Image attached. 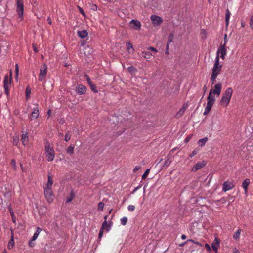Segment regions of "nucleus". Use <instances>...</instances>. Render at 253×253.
<instances>
[{
  "label": "nucleus",
  "instance_id": "1",
  "mask_svg": "<svg viewBox=\"0 0 253 253\" xmlns=\"http://www.w3.org/2000/svg\"><path fill=\"white\" fill-rule=\"evenodd\" d=\"M222 86V83L219 82L215 84L214 89H210L209 95L207 97V106L205 107L203 113L204 115H206L209 113L215 101V97L212 94H214L216 95L217 96H219L221 93Z\"/></svg>",
  "mask_w": 253,
  "mask_h": 253
},
{
  "label": "nucleus",
  "instance_id": "2",
  "mask_svg": "<svg viewBox=\"0 0 253 253\" xmlns=\"http://www.w3.org/2000/svg\"><path fill=\"white\" fill-rule=\"evenodd\" d=\"M53 183V180L51 175H48V181L45 186H44V194L45 197L49 203H52L54 199V196L52 190V186Z\"/></svg>",
  "mask_w": 253,
  "mask_h": 253
},
{
  "label": "nucleus",
  "instance_id": "3",
  "mask_svg": "<svg viewBox=\"0 0 253 253\" xmlns=\"http://www.w3.org/2000/svg\"><path fill=\"white\" fill-rule=\"evenodd\" d=\"M233 89L231 87H228L223 93L222 98L220 100L219 104L223 107H227L229 103L233 94Z\"/></svg>",
  "mask_w": 253,
  "mask_h": 253
},
{
  "label": "nucleus",
  "instance_id": "4",
  "mask_svg": "<svg viewBox=\"0 0 253 253\" xmlns=\"http://www.w3.org/2000/svg\"><path fill=\"white\" fill-rule=\"evenodd\" d=\"M45 150L47 160L48 161H52L55 157V152L53 147H51L49 143H47L45 146Z\"/></svg>",
  "mask_w": 253,
  "mask_h": 253
},
{
  "label": "nucleus",
  "instance_id": "5",
  "mask_svg": "<svg viewBox=\"0 0 253 253\" xmlns=\"http://www.w3.org/2000/svg\"><path fill=\"white\" fill-rule=\"evenodd\" d=\"M222 65L219 64L218 56H216L213 67L212 69L211 75L217 76L221 72Z\"/></svg>",
  "mask_w": 253,
  "mask_h": 253
},
{
  "label": "nucleus",
  "instance_id": "6",
  "mask_svg": "<svg viewBox=\"0 0 253 253\" xmlns=\"http://www.w3.org/2000/svg\"><path fill=\"white\" fill-rule=\"evenodd\" d=\"M47 72V66L45 64H44L41 67L39 76V80L41 81L43 80L46 76Z\"/></svg>",
  "mask_w": 253,
  "mask_h": 253
},
{
  "label": "nucleus",
  "instance_id": "7",
  "mask_svg": "<svg viewBox=\"0 0 253 253\" xmlns=\"http://www.w3.org/2000/svg\"><path fill=\"white\" fill-rule=\"evenodd\" d=\"M17 12L19 17H22L23 15V0H17Z\"/></svg>",
  "mask_w": 253,
  "mask_h": 253
},
{
  "label": "nucleus",
  "instance_id": "8",
  "mask_svg": "<svg viewBox=\"0 0 253 253\" xmlns=\"http://www.w3.org/2000/svg\"><path fill=\"white\" fill-rule=\"evenodd\" d=\"M150 19L154 26H159L163 22V19L161 17L155 15H152Z\"/></svg>",
  "mask_w": 253,
  "mask_h": 253
},
{
  "label": "nucleus",
  "instance_id": "9",
  "mask_svg": "<svg viewBox=\"0 0 253 253\" xmlns=\"http://www.w3.org/2000/svg\"><path fill=\"white\" fill-rule=\"evenodd\" d=\"M220 54H221L220 57L223 60H224L226 55V49L225 48V46L220 45L217 52V56H218L219 58Z\"/></svg>",
  "mask_w": 253,
  "mask_h": 253
},
{
  "label": "nucleus",
  "instance_id": "10",
  "mask_svg": "<svg viewBox=\"0 0 253 253\" xmlns=\"http://www.w3.org/2000/svg\"><path fill=\"white\" fill-rule=\"evenodd\" d=\"M234 187V184L232 181H225L223 184V191L226 192Z\"/></svg>",
  "mask_w": 253,
  "mask_h": 253
},
{
  "label": "nucleus",
  "instance_id": "11",
  "mask_svg": "<svg viewBox=\"0 0 253 253\" xmlns=\"http://www.w3.org/2000/svg\"><path fill=\"white\" fill-rule=\"evenodd\" d=\"M12 76V71L10 70V77L8 76V75H5L4 77L3 84H4V88H6L7 89V87H9L11 85V78Z\"/></svg>",
  "mask_w": 253,
  "mask_h": 253
},
{
  "label": "nucleus",
  "instance_id": "12",
  "mask_svg": "<svg viewBox=\"0 0 253 253\" xmlns=\"http://www.w3.org/2000/svg\"><path fill=\"white\" fill-rule=\"evenodd\" d=\"M75 90L78 94L82 95L84 94L86 92V88L82 84H78L76 86Z\"/></svg>",
  "mask_w": 253,
  "mask_h": 253
},
{
  "label": "nucleus",
  "instance_id": "13",
  "mask_svg": "<svg viewBox=\"0 0 253 253\" xmlns=\"http://www.w3.org/2000/svg\"><path fill=\"white\" fill-rule=\"evenodd\" d=\"M206 164V162L204 161L200 162L196 164L192 169V171L195 172L197 170L204 167Z\"/></svg>",
  "mask_w": 253,
  "mask_h": 253
},
{
  "label": "nucleus",
  "instance_id": "14",
  "mask_svg": "<svg viewBox=\"0 0 253 253\" xmlns=\"http://www.w3.org/2000/svg\"><path fill=\"white\" fill-rule=\"evenodd\" d=\"M188 106V105L187 104H184L182 107L179 109V110L175 115V117L177 118L181 117L184 113L185 110L187 109Z\"/></svg>",
  "mask_w": 253,
  "mask_h": 253
},
{
  "label": "nucleus",
  "instance_id": "15",
  "mask_svg": "<svg viewBox=\"0 0 253 253\" xmlns=\"http://www.w3.org/2000/svg\"><path fill=\"white\" fill-rule=\"evenodd\" d=\"M220 240L218 237H215L214 241L211 244V247L213 250L216 252H217V250L219 247Z\"/></svg>",
  "mask_w": 253,
  "mask_h": 253
},
{
  "label": "nucleus",
  "instance_id": "16",
  "mask_svg": "<svg viewBox=\"0 0 253 253\" xmlns=\"http://www.w3.org/2000/svg\"><path fill=\"white\" fill-rule=\"evenodd\" d=\"M129 24L132 25V27L136 30L140 29L141 24V23L136 20H132L130 21Z\"/></svg>",
  "mask_w": 253,
  "mask_h": 253
},
{
  "label": "nucleus",
  "instance_id": "17",
  "mask_svg": "<svg viewBox=\"0 0 253 253\" xmlns=\"http://www.w3.org/2000/svg\"><path fill=\"white\" fill-rule=\"evenodd\" d=\"M1 193L3 194V196L7 199L8 200H10L11 199V192L7 188H5V191H1Z\"/></svg>",
  "mask_w": 253,
  "mask_h": 253
},
{
  "label": "nucleus",
  "instance_id": "18",
  "mask_svg": "<svg viewBox=\"0 0 253 253\" xmlns=\"http://www.w3.org/2000/svg\"><path fill=\"white\" fill-rule=\"evenodd\" d=\"M104 218H105V221L103 222L101 228L103 229L104 230L106 229V231L108 232V231H109L111 225L110 223L109 224H107V221H106L107 216H105Z\"/></svg>",
  "mask_w": 253,
  "mask_h": 253
},
{
  "label": "nucleus",
  "instance_id": "19",
  "mask_svg": "<svg viewBox=\"0 0 253 253\" xmlns=\"http://www.w3.org/2000/svg\"><path fill=\"white\" fill-rule=\"evenodd\" d=\"M39 108L37 106L33 109V110L32 112V113H31V116H32V118H33L34 119H36L39 117Z\"/></svg>",
  "mask_w": 253,
  "mask_h": 253
},
{
  "label": "nucleus",
  "instance_id": "20",
  "mask_svg": "<svg viewBox=\"0 0 253 253\" xmlns=\"http://www.w3.org/2000/svg\"><path fill=\"white\" fill-rule=\"evenodd\" d=\"M250 179L246 178L244 180V181L242 183V186L245 190L246 194L247 193L248 187L250 184Z\"/></svg>",
  "mask_w": 253,
  "mask_h": 253
},
{
  "label": "nucleus",
  "instance_id": "21",
  "mask_svg": "<svg viewBox=\"0 0 253 253\" xmlns=\"http://www.w3.org/2000/svg\"><path fill=\"white\" fill-rule=\"evenodd\" d=\"M21 140L23 145H26L28 144L29 141V137L27 135V133L23 134L21 136Z\"/></svg>",
  "mask_w": 253,
  "mask_h": 253
},
{
  "label": "nucleus",
  "instance_id": "22",
  "mask_svg": "<svg viewBox=\"0 0 253 253\" xmlns=\"http://www.w3.org/2000/svg\"><path fill=\"white\" fill-rule=\"evenodd\" d=\"M78 35L81 38H84L87 37L88 32L86 30H82L78 31Z\"/></svg>",
  "mask_w": 253,
  "mask_h": 253
},
{
  "label": "nucleus",
  "instance_id": "23",
  "mask_svg": "<svg viewBox=\"0 0 253 253\" xmlns=\"http://www.w3.org/2000/svg\"><path fill=\"white\" fill-rule=\"evenodd\" d=\"M14 245V240H13V235L12 232H11V239L9 241L8 245H7V248L9 249H11L13 248V246Z\"/></svg>",
  "mask_w": 253,
  "mask_h": 253
},
{
  "label": "nucleus",
  "instance_id": "24",
  "mask_svg": "<svg viewBox=\"0 0 253 253\" xmlns=\"http://www.w3.org/2000/svg\"><path fill=\"white\" fill-rule=\"evenodd\" d=\"M230 15H231V13L229 11V10L228 9H227L226 11V17H225L226 26H228V25L229 24Z\"/></svg>",
  "mask_w": 253,
  "mask_h": 253
},
{
  "label": "nucleus",
  "instance_id": "25",
  "mask_svg": "<svg viewBox=\"0 0 253 253\" xmlns=\"http://www.w3.org/2000/svg\"><path fill=\"white\" fill-rule=\"evenodd\" d=\"M207 140H208L207 137H204L202 139H200L198 141V144L199 146H200L201 147H203L204 145H205V144L206 143V142L207 141Z\"/></svg>",
  "mask_w": 253,
  "mask_h": 253
},
{
  "label": "nucleus",
  "instance_id": "26",
  "mask_svg": "<svg viewBox=\"0 0 253 253\" xmlns=\"http://www.w3.org/2000/svg\"><path fill=\"white\" fill-rule=\"evenodd\" d=\"M74 146L71 145L66 149V152L70 155H72L74 153Z\"/></svg>",
  "mask_w": 253,
  "mask_h": 253
},
{
  "label": "nucleus",
  "instance_id": "27",
  "mask_svg": "<svg viewBox=\"0 0 253 253\" xmlns=\"http://www.w3.org/2000/svg\"><path fill=\"white\" fill-rule=\"evenodd\" d=\"M142 54L144 58L146 59H150L152 56L150 52L147 51H143Z\"/></svg>",
  "mask_w": 253,
  "mask_h": 253
},
{
  "label": "nucleus",
  "instance_id": "28",
  "mask_svg": "<svg viewBox=\"0 0 253 253\" xmlns=\"http://www.w3.org/2000/svg\"><path fill=\"white\" fill-rule=\"evenodd\" d=\"M74 197H75L74 194H73V192L72 191L70 193V197L67 198L66 199V203L71 202L72 200H73Z\"/></svg>",
  "mask_w": 253,
  "mask_h": 253
},
{
  "label": "nucleus",
  "instance_id": "29",
  "mask_svg": "<svg viewBox=\"0 0 253 253\" xmlns=\"http://www.w3.org/2000/svg\"><path fill=\"white\" fill-rule=\"evenodd\" d=\"M150 172V169H148L146 170L142 176V179L143 180L145 179V178L147 177V175L149 174Z\"/></svg>",
  "mask_w": 253,
  "mask_h": 253
},
{
  "label": "nucleus",
  "instance_id": "30",
  "mask_svg": "<svg viewBox=\"0 0 253 253\" xmlns=\"http://www.w3.org/2000/svg\"><path fill=\"white\" fill-rule=\"evenodd\" d=\"M104 207V204L103 202H99L98 204V210L99 211H102L103 210Z\"/></svg>",
  "mask_w": 253,
  "mask_h": 253
},
{
  "label": "nucleus",
  "instance_id": "31",
  "mask_svg": "<svg viewBox=\"0 0 253 253\" xmlns=\"http://www.w3.org/2000/svg\"><path fill=\"white\" fill-rule=\"evenodd\" d=\"M240 230L238 229L234 234L233 238L235 239H238L240 236Z\"/></svg>",
  "mask_w": 253,
  "mask_h": 253
},
{
  "label": "nucleus",
  "instance_id": "32",
  "mask_svg": "<svg viewBox=\"0 0 253 253\" xmlns=\"http://www.w3.org/2000/svg\"><path fill=\"white\" fill-rule=\"evenodd\" d=\"M127 222V218L126 217H124L121 219V223L123 225H126Z\"/></svg>",
  "mask_w": 253,
  "mask_h": 253
},
{
  "label": "nucleus",
  "instance_id": "33",
  "mask_svg": "<svg viewBox=\"0 0 253 253\" xmlns=\"http://www.w3.org/2000/svg\"><path fill=\"white\" fill-rule=\"evenodd\" d=\"M70 138H71L70 132L68 131L67 132V133L65 136V140L66 142H68L70 140Z\"/></svg>",
  "mask_w": 253,
  "mask_h": 253
},
{
  "label": "nucleus",
  "instance_id": "34",
  "mask_svg": "<svg viewBox=\"0 0 253 253\" xmlns=\"http://www.w3.org/2000/svg\"><path fill=\"white\" fill-rule=\"evenodd\" d=\"M128 71L132 74L135 73L136 71V69L135 68H134L133 66H130L128 68Z\"/></svg>",
  "mask_w": 253,
  "mask_h": 253
},
{
  "label": "nucleus",
  "instance_id": "35",
  "mask_svg": "<svg viewBox=\"0 0 253 253\" xmlns=\"http://www.w3.org/2000/svg\"><path fill=\"white\" fill-rule=\"evenodd\" d=\"M25 92H26V97L27 99L29 98V95L31 93V89L29 87H27L26 89Z\"/></svg>",
  "mask_w": 253,
  "mask_h": 253
},
{
  "label": "nucleus",
  "instance_id": "36",
  "mask_svg": "<svg viewBox=\"0 0 253 253\" xmlns=\"http://www.w3.org/2000/svg\"><path fill=\"white\" fill-rule=\"evenodd\" d=\"M173 35L172 34H170L168 37V41L167 43L169 44L172 42L173 38Z\"/></svg>",
  "mask_w": 253,
  "mask_h": 253
},
{
  "label": "nucleus",
  "instance_id": "37",
  "mask_svg": "<svg viewBox=\"0 0 253 253\" xmlns=\"http://www.w3.org/2000/svg\"><path fill=\"white\" fill-rule=\"evenodd\" d=\"M90 89H91V90L93 92H95V93L98 92V90L96 89V87L94 84H92L90 85Z\"/></svg>",
  "mask_w": 253,
  "mask_h": 253
},
{
  "label": "nucleus",
  "instance_id": "38",
  "mask_svg": "<svg viewBox=\"0 0 253 253\" xmlns=\"http://www.w3.org/2000/svg\"><path fill=\"white\" fill-rule=\"evenodd\" d=\"M217 77V76L211 75V82L212 84H214V82H215V80H216V79Z\"/></svg>",
  "mask_w": 253,
  "mask_h": 253
},
{
  "label": "nucleus",
  "instance_id": "39",
  "mask_svg": "<svg viewBox=\"0 0 253 253\" xmlns=\"http://www.w3.org/2000/svg\"><path fill=\"white\" fill-rule=\"evenodd\" d=\"M18 142H19V138L18 137H13V143L14 145H17L18 143Z\"/></svg>",
  "mask_w": 253,
  "mask_h": 253
},
{
  "label": "nucleus",
  "instance_id": "40",
  "mask_svg": "<svg viewBox=\"0 0 253 253\" xmlns=\"http://www.w3.org/2000/svg\"><path fill=\"white\" fill-rule=\"evenodd\" d=\"M128 210L130 211H133L135 210V206L133 205H129L128 206Z\"/></svg>",
  "mask_w": 253,
  "mask_h": 253
},
{
  "label": "nucleus",
  "instance_id": "41",
  "mask_svg": "<svg viewBox=\"0 0 253 253\" xmlns=\"http://www.w3.org/2000/svg\"><path fill=\"white\" fill-rule=\"evenodd\" d=\"M18 72H19L18 66V64H16L15 65V76H16V78H17V77H18Z\"/></svg>",
  "mask_w": 253,
  "mask_h": 253
},
{
  "label": "nucleus",
  "instance_id": "42",
  "mask_svg": "<svg viewBox=\"0 0 253 253\" xmlns=\"http://www.w3.org/2000/svg\"><path fill=\"white\" fill-rule=\"evenodd\" d=\"M11 164L14 169H16V161L14 159H12Z\"/></svg>",
  "mask_w": 253,
  "mask_h": 253
},
{
  "label": "nucleus",
  "instance_id": "43",
  "mask_svg": "<svg viewBox=\"0 0 253 253\" xmlns=\"http://www.w3.org/2000/svg\"><path fill=\"white\" fill-rule=\"evenodd\" d=\"M85 77H86V81L88 83V84H89V85H91V84H92V83L90 79V78L87 75H85Z\"/></svg>",
  "mask_w": 253,
  "mask_h": 253
},
{
  "label": "nucleus",
  "instance_id": "44",
  "mask_svg": "<svg viewBox=\"0 0 253 253\" xmlns=\"http://www.w3.org/2000/svg\"><path fill=\"white\" fill-rule=\"evenodd\" d=\"M250 26L252 29H253V15L251 16L250 18Z\"/></svg>",
  "mask_w": 253,
  "mask_h": 253
},
{
  "label": "nucleus",
  "instance_id": "45",
  "mask_svg": "<svg viewBox=\"0 0 253 253\" xmlns=\"http://www.w3.org/2000/svg\"><path fill=\"white\" fill-rule=\"evenodd\" d=\"M227 42V34H225L224 35V44H221V45H224L225 46L226 43Z\"/></svg>",
  "mask_w": 253,
  "mask_h": 253
},
{
  "label": "nucleus",
  "instance_id": "46",
  "mask_svg": "<svg viewBox=\"0 0 253 253\" xmlns=\"http://www.w3.org/2000/svg\"><path fill=\"white\" fill-rule=\"evenodd\" d=\"M197 153V151L196 150H193L192 153L190 154V157L192 158Z\"/></svg>",
  "mask_w": 253,
  "mask_h": 253
},
{
  "label": "nucleus",
  "instance_id": "47",
  "mask_svg": "<svg viewBox=\"0 0 253 253\" xmlns=\"http://www.w3.org/2000/svg\"><path fill=\"white\" fill-rule=\"evenodd\" d=\"M147 49L149 50H151V51L155 52H158L156 48H155L154 47H151V46L148 47Z\"/></svg>",
  "mask_w": 253,
  "mask_h": 253
},
{
  "label": "nucleus",
  "instance_id": "48",
  "mask_svg": "<svg viewBox=\"0 0 253 253\" xmlns=\"http://www.w3.org/2000/svg\"><path fill=\"white\" fill-rule=\"evenodd\" d=\"M170 160H169V159H167V160L165 161L164 165L166 166H168L170 164Z\"/></svg>",
  "mask_w": 253,
  "mask_h": 253
},
{
  "label": "nucleus",
  "instance_id": "49",
  "mask_svg": "<svg viewBox=\"0 0 253 253\" xmlns=\"http://www.w3.org/2000/svg\"><path fill=\"white\" fill-rule=\"evenodd\" d=\"M141 169V167L140 166H136L134 169H133V172H136L137 171H138V170H139L140 169Z\"/></svg>",
  "mask_w": 253,
  "mask_h": 253
},
{
  "label": "nucleus",
  "instance_id": "50",
  "mask_svg": "<svg viewBox=\"0 0 253 253\" xmlns=\"http://www.w3.org/2000/svg\"><path fill=\"white\" fill-rule=\"evenodd\" d=\"M41 231H42V229L40 228L37 227L36 231V232L35 233L37 234V235H38L39 236V235Z\"/></svg>",
  "mask_w": 253,
  "mask_h": 253
},
{
  "label": "nucleus",
  "instance_id": "51",
  "mask_svg": "<svg viewBox=\"0 0 253 253\" xmlns=\"http://www.w3.org/2000/svg\"><path fill=\"white\" fill-rule=\"evenodd\" d=\"M103 230H104V229H101V228L100 229L99 233V236H98L99 238H101V237H102L103 233Z\"/></svg>",
  "mask_w": 253,
  "mask_h": 253
},
{
  "label": "nucleus",
  "instance_id": "52",
  "mask_svg": "<svg viewBox=\"0 0 253 253\" xmlns=\"http://www.w3.org/2000/svg\"><path fill=\"white\" fill-rule=\"evenodd\" d=\"M33 241L34 240H32L31 239L29 241V246L31 247H33L34 246V243H33Z\"/></svg>",
  "mask_w": 253,
  "mask_h": 253
},
{
  "label": "nucleus",
  "instance_id": "53",
  "mask_svg": "<svg viewBox=\"0 0 253 253\" xmlns=\"http://www.w3.org/2000/svg\"><path fill=\"white\" fill-rule=\"evenodd\" d=\"M205 247H206V248L207 249V250H208V251H209V252H210V251H211V248L210 246L208 244H205Z\"/></svg>",
  "mask_w": 253,
  "mask_h": 253
},
{
  "label": "nucleus",
  "instance_id": "54",
  "mask_svg": "<svg viewBox=\"0 0 253 253\" xmlns=\"http://www.w3.org/2000/svg\"><path fill=\"white\" fill-rule=\"evenodd\" d=\"M38 237V235L37 234H34L32 238V240L35 241Z\"/></svg>",
  "mask_w": 253,
  "mask_h": 253
},
{
  "label": "nucleus",
  "instance_id": "55",
  "mask_svg": "<svg viewBox=\"0 0 253 253\" xmlns=\"http://www.w3.org/2000/svg\"><path fill=\"white\" fill-rule=\"evenodd\" d=\"M127 49L129 50L130 48H133L132 45L131 43H127Z\"/></svg>",
  "mask_w": 253,
  "mask_h": 253
},
{
  "label": "nucleus",
  "instance_id": "56",
  "mask_svg": "<svg viewBox=\"0 0 253 253\" xmlns=\"http://www.w3.org/2000/svg\"><path fill=\"white\" fill-rule=\"evenodd\" d=\"M169 43H167V46H166V54H168L169 53Z\"/></svg>",
  "mask_w": 253,
  "mask_h": 253
},
{
  "label": "nucleus",
  "instance_id": "57",
  "mask_svg": "<svg viewBox=\"0 0 253 253\" xmlns=\"http://www.w3.org/2000/svg\"><path fill=\"white\" fill-rule=\"evenodd\" d=\"M234 253H240V252L238 249L237 248H234L233 250Z\"/></svg>",
  "mask_w": 253,
  "mask_h": 253
},
{
  "label": "nucleus",
  "instance_id": "58",
  "mask_svg": "<svg viewBox=\"0 0 253 253\" xmlns=\"http://www.w3.org/2000/svg\"><path fill=\"white\" fill-rule=\"evenodd\" d=\"M5 93L8 95L9 92V87H7V89L6 88H4Z\"/></svg>",
  "mask_w": 253,
  "mask_h": 253
},
{
  "label": "nucleus",
  "instance_id": "59",
  "mask_svg": "<svg viewBox=\"0 0 253 253\" xmlns=\"http://www.w3.org/2000/svg\"><path fill=\"white\" fill-rule=\"evenodd\" d=\"M33 48L34 51L35 52H38V49H37V48L36 47V46H35V45H33Z\"/></svg>",
  "mask_w": 253,
  "mask_h": 253
},
{
  "label": "nucleus",
  "instance_id": "60",
  "mask_svg": "<svg viewBox=\"0 0 253 253\" xmlns=\"http://www.w3.org/2000/svg\"><path fill=\"white\" fill-rule=\"evenodd\" d=\"M47 21H48V23L51 25L52 24V21H51V19L50 17H48L47 18Z\"/></svg>",
  "mask_w": 253,
  "mask_h": 253
},
{
  "label": "nucleus",
  "instance_id": "61",
  "mask_svg": "<svg viewBox=\"0 0 253 253\" xmlns=\"http://www.w3.org/2000/svg\"><path fill=\"white\" fill-rule=\"evenodd\" d=\"M3 203V201L2 198L0 196V205H2Z\"/></svg>",
  "mask_w": 253,
  "mask_h": 253
},
{
  "label": "nucleus",
  "instance_id": "62",
  "mask_svg": "<svg viewBox=\"0 0 253 253\" xmlns=\"http://www.w3.org/2000/svg\"><path fill=\"white\" fill-rule=\"evenodd\" d=\"M190 139V137H187L185 139V142L186 143L188 142L189 141Z\"/></svg>",
  "mask_w": 253,
  "mask_h": 253
},
{
  "label": "nucleus",
  "instance_id": "63",
  "mask_svg": "<svg viewBox=\"0 0 253 253\" xmlns=\"http://www.w3.org/2000/svg\"><path fill=\"white\" fill-rule=\"evenodd\" d=\"M139 188H140V186H137V187L135 188V189L133 191V193H134L135 192H136Z\"/></svg>",
  "mask_w": 253,
  "mask_h": 253
},
{
  "label": "nucleus",
  "instance_id": "64",
  "mask_svg": "<svg viewBox=\"0 0 253 253\" xmlns=\"http://www.w3.org/2000/svg\"><path fill=\"white\" fill-rule=\"evenodd\" d=\"M181 238H182V239H183V240H185V239L186 238V235H184V234L182 235V236H181Z\"/></svg>",
  "mask_w": 253,
  "mask_h": 253
}]
</instances>
